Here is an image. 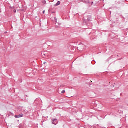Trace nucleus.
<instances>
[{
	"mask_svg": "<svg viewBox=\"0 0 128 128\" xmlns=\"http://www.w3.org/2000/svg\"><path fill=\"white\" fill-rule=\"evenodd\" d=\"M52 124L56 126L58 124V119H52Z\"/></svg>",
	"mask_w": 128,
	"mask_h": 128,
	"instance_id": "f257e3e1",
	"label": "nucleus"
},
{
	"mask_svg": "<svg viewBox=\"0 0 128 128\" xmlns=\"http://www.w3.org/2000/svg\"><path fill=\"white\" fill-rule=\"evenodd\" d=\"M60 4V2L58 1L56 4V6H58Z\"/></svg>",
	"mask_w": 128,
	"mask_h": 128,
	"instance_id": "7ed1b4c3",
	"label": "nucleus"
},
{
	"mask_svg": "<svg viewBox=\"0 0 128 128\" xmlns=\"http://www.w3.org/2000/svg\"><path fill=\"white\" fill-rule=\"evenodd\" d=\"M87 20H88V22H90V20H90V18H88V19Z\"/></svg>",
	"mask_w": 128,
	"mask_h": 128,
	"instance_id": "423d86ee",
	"label": "nucleus"
},
{
	"mask_svg": "<svg viewBox=\"0 0 128 128\" xmlns=\"http://www.w3.org/2000/svg\"><path fill=\"white\" fill-rule=\"evenodd\" d=\"M78 50H80V52H82V51L84 50L80 49V47H78Z\"/></svg>",
	"mask_w": 128,
	"mask_h": 128,
	"instance_id": "20e7f679",
	"label": "nucleus"
},
{
	"mask_svg": "<svg viewBox=\"0 0 128 128\" xmlns=\"http://www.w3.org/2000/svg\"><path fill=\"white\" fill-rule=\"evenodd\" d=\"M46 64V62H44V64Z\"/></svg>",
	"mask_w": 128,
	"mask_h": 128,
	"instance_id": "1a4fd4ad",
	"label": "nucleus"
},
{
	"mask_svg": "<svg viewBox=\"0 0 128 128\" xmlns=\"http://www.w3.org/2000/svg\"><path fill=\"white\" fill-rule=\"evenodd\" d=\"M66 92V90H64L62 92V94H64Z\"/></svg>",
	"mask_w": 128,
	"mask_h": 128,
	"instance_id": "39448f33",
	"label": "nucleus"
},
{
	"mask_svg": "<svg viewBox=\"0 0 128 128\" xmlns=\"http://www.w3.org/2000/svg\"><path fill=\"white\" fill-rule=\"evenodd\" d=\"M23 116H24V114H22L18 116L16 115L14 116V118H22Z\"/></svg>",
	"mask_w": 128,
	"mask_h": 128,
	"instance_id": "f03ea898",
	"label": "nucleus"
},
{
	"mask_svg": "<svg viewBox=\"0 0 128 128\" xmlns=\"http://www.w3.org/2000/svg\"><path fill=\"white\" fill-rule=\"evenodd\" d=\"M45 12H46V11H43V14H45Z\"/></svg>",
	"mask_w": 128,
	"mask_h": 128,
	"instance_id": "0eeeda50",
	"label": "nucleus"
},
{
	"mask_svg": "<svg viewBox=\"0 0 128 128\" xmlns=\"http://www.w3.org/2000/svg\"><path fill=\"white\" fill-rule=\"evenodd\" d=\"M5 34H8V32H5Z\"/></svg>",
	"mask_w": 128,
	"mask_h": 128,
	"instance_id": "9d476101",
	"label": "nucleus"
},
{
	"mask_svg": "<svg viewBox=\"0 0 128 128\" xmlns=\"http://www.w3.org/2000/svg\"><path fill=\"white\" fill-rule=\"evenodd\" d=\"M14 12H16V10H14Z\"/></svg>",
	"mask_w": 128,
	"mask_h": 128,
	"instance_id": "6e6552de",
	"label": "nucleus"
},
{
	"mask_svg": "<svg viewBox=\"0 0 128 128\" xmlns=\"http://www.w3.org/2000/svg\"><path fill=\"white\" fill-rule=\"evenodd\" d=\"M44 56H46V54H44Z\"/></svg>",
	"mask_w": 128,
	"mask_h": 128,
	"instance_id": "9b49d317",
	"label": "nucleus"
}]
</instances>
